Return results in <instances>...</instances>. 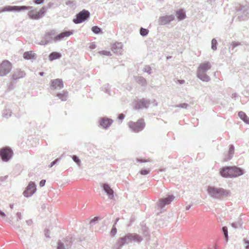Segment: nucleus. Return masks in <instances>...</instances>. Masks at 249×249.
<instances>
[{"mask_svg":"<svg viewBox=\"0 0 249 249\" xmlns=\"http://www.w3.org/2000/svg\"><path fill=\"white\" fill-rule=\"evenodd\" d=\"M89 16V12L84 9L76 15V18L73 19V22L75 24L81 23L88 19Z\"/></svg>","mask_w":249,"mask_h":249,"instance_id":"8","label":"nucleus"},{"mask_svg":"<svg viewBox=\"0 0 249 249\" xmlns=\"http://www.w3.org/2000/svg\"><path fill=\"white\" fill-rule=\"evenodd\" d=\"M123 44L121 42H116L112 45V50L117 54H121L122 52Z\"/></svg>","mask_w":249,"mask_h":249,"instance_id":"21","label":"nucleus"},{"mask_svg":"<svg viewBox=\"0 0 249 249\" xmlns=\"http://www.w3.org/2000/svg\"><path fill=\"white\" fill-rule=\"evenodd\" d=\"M136 80L142 86H145L147 84L146 79L142 76H138L136 78Z\"/></svg>","mask_w":249,"mask_h":249,"instance_id":"29","label":"nucleus"},{"mask_svg":"<svg viewBox=\"0 0 249 249\" xmlns=\"http://www.w3.org/2000/svg\"><path fill=\"white\" fill-rule=\"evenodd\" d=\"M124 117H125L124 115L122 113V114H120L119 115L118 118V119H119L120 120H123L124 119Z\"/></svg>","mask_w":249,"mask_h":249,"instance_id":"53","label":"nucleus"},{"mask_svg":"<svg viewBox=\"0 0 249 249\" xmlns=\"http://www.w3.org/2000/svg\"><path fill=\"white\" fill-rule=\"evenodd\" d=\"M12 69L11 63L7 61H3L0 64V76H3L7 75Z\"/></svg>","mask_w":249,"mask_h":249,"instance_id":"10","label":"nucleus"},{"mask_svg":"<svg viewBox=\"0 0 249 249\" xmlns=\"http://www.w3.org/2000/svg\"><path fill=\"white\" fill-rule=\"evenodd\" d=\"M36 54L33 53L32 51L25 52L23 53V57L24 59L29 60L35 58Z\"/></svg>","mask_w":249,"mask_h":249,"instance_id":"27","label":"nucleus"},{"mask_svg":"<svg viewBox=\"0 0 249 249\" xmlns=\"http://www.w3.org/2000/svg\"><path fill=\"white\" fill-rule=\"evenodd\" d=\"M46 12V9L44 7H42L39 12H36L35 13L33 11H30L28 15L29 18L33 19H38L44 16Z\"/></svg>","mask_w":249,"mask_h":249,"instance_id":"14","label":"nucleus"},{"mask_svg":"<svg viewBox=\"0 0 249 249\" xmlns=\"http://www.w3.org/2000/svg\"><path fill=\"white\" fill-rule=\"evenodd\" d=\"M142 240V238L140 235L135 233H128L124 236L119 238L112 249H121L124 245L128 244L132 241L140 243Z\"/></svg>","mask_w":249,"mask_h":249,"instance_id":"2","label":"nucleus"},{"mask_svg":"<svg viewBox=\"0 0 249 249\" xmlns=\"http://www.w3.org/2000/svg\"><path fill=\"white\" fill-rule=\"evenodd\" d=\"M17 220H21L22 219L21 213L19 212L17 213Z\"/></svg>","mask_w":249,"mask_h":249,"instance_id":"51","label":"nucleus"},{"mask_svg":"<svg viewBox=\"0 0 249 249\" xmlns=\"http://www.w3.org/2000/svg\"><path fill=\"white\" fill-rule=\"evenodd\" d=\"M60 160V158H57L56 159H55L54 160H53V161H52L50 165H49V167H53V165H54L55 164H57L58 162H59Z\"/></svg>","mask_w":249,"mask_h":249,"instance_id":"42","label":"nucleus"},{"mask_svg":"<svg viewBox=\"0 0 249 249\" xmlns=\"http://www.w3.org/2000/svg\"><path fill=\"white\" fill-rule=\"evenodd\" d=\"M61 57V54L58 52H54L51 53L49 55V58L50 61H53L56 59H59Z\"/></svg>","mask_w":249,"mask_h":249,"instance_id":"25","label":"nucleus"},{"mask_svg":"<svg viewBox=\"0 0 249 249\" xmlns=\"http://www.w3.org/2000/svg\"><path fill=\"white\" fill-rule=\"evenodd\" d=\"M72 159L78 165H80L81 163V160L76 155H73L72 157Z\"/></svg>","mask_w":249,"mask_h":249,"instance_id":"39","label":"nucleus"},{"mask_svg":"<svg viewBox=\"0 0 249 249\" xmlns=\"http://www.w3.org/2000/svg\"><path fill=\"white\" fill-rule=\"evenodd\" d=\"M240 45H241V43L239 42H232L231 44V46H232V49Z\"/></svg>","mask_w":249,"mask_h":249,"instance_id":"47","label":"nucleus"},{"mask_svg":"<svg viewBox=\"0 0 249 249\" xmlns=\"http://www.w3.org/2000/svg\"><path fill=\"white\" fill-rule=\"evenodd\" d=\"M176 15L179 20H182L186 18V14L183 9L177 11Z\"/></svg>","mask_w":249,"mask_h":249,"instance_id":"26","label":"nucleus"},{"mask_svg":"<svg viewBox=\"0 0 249 249\" xmlns=\"http://www.w3.org/2000/svg\"><path fill=\"white\" fill-rule=\"evenodd\" d=\"M44 231H45V235L46 237H49V230L46 229Z\"/></svg>","mask_w":249,"mask_h":249,"instance_id":"56","label":"nucleus"},{"mask_svg":"<svg viewBox=\"0 0 249 249\" xmlns=\"http://www.w3.org/2000/svg\"><path fill=\"white\" fill-rule=\"evenodd\" d=\"M138 161L139 162H146V160H144L142 159H138Z\"/></svg>","mask_w":249,"mask_h":249,"instance_id":"58","label":"nucleus"},{"mask_svg":"<svg viewBox=\"0 0 249 249\" xmlns=\"http://www.w3.org/2000/svg\"><path fill=\"white\" fill-rule=\"evenodd\" d=\"M12 112L10 109H5L3 111L2 116L8 118L11 115Z\"/></svg>","mask_w":249,"mask_h":249,"instance_id":"31","label":"nucleus"},{"mask_svg":"<svg viewBox=\"0 0 249 249\" xmlns=\"http://www.w3.org/2000/svg\"><path fill=\"white\" fill-rule=\"evenodd\" d=\"M234 146L232 144H231L230 145V148H229V158H228L229 160H230L231 158L232 155L234 153Z\"/></svg>","mask_w":249,"mask_h":249,"instance_id":"32","label":"nucleus"},{"mask_svg":"<svg viewBox=\"0 0 249 249\" xmlns=\"http://www.w3.org/2000/svg\"><path fill=\"white\" fill-rule=\"evenodd\" d=\"M99 126L103 128L107 129L113 123V121L107 117H102L99 120Z\"/></svg>","mask_w":249,"mask_h":249,"instance_id":"18","label":"nucleus"},{"mask_svg":"<svg viewBox=\"0 0 249 249\" xmlns=\"http://www.w3.org/2000/svg\"><path fill=\"white\" fill-rule=\"evenodd\" d=\"M61 101H66L68 96V92L63 90L62 93H58L56 95Z\"/></svg>","mask_w":249,"mask_h":249,"instance_id":"28","label":"nucleus"},{"mask_svg":"<svg viewBox=\"0 0 249 249\" xmlns=\"http://www.w3.org/2000/svg\"><path fill=\"white\" fill-rule=\"evenodd\" d=\"M72 32L71 31H64L59 34L56 35V36H54L53 41L55 42L60 41L62 40L64 37H68L70 35L72 34Z\"/></svg>","mask_w":249,"mask_h":249,"instance_id":"19","label":"nucleus"},{"mask_svg":"<svg viewBox=\"0 0 249 249\" xmlns=\"http://www.w3.org/2000/svg\"><path fill=\"white\" fill-rule=\"evenodd\" d=\"M150 104V100L142 98L139 99L136 101L135 108L136 109H142L147 108Z\"/></svg>","mask_w":249,"mask_h":249,"instance_id":"11","label":"nucleus"},{"mask_svg":"<svg viewBox=\"0 0 249 249\" xmlns=\"http://www.w3.org/2000/svg\"><path fill=\"white\" fill-rule=\"evenodd\" d=\"M102 90L104 91L106 93L108 94L109 95L110 94L109 90V85L108 84L104 85L102 87Z\"/></svg>","mask_w":249,"mask_h":249,"instance_id":"34","label":"nucleus"},{"mask_svg":"<svg viewBox=\"0 0 249 249\" xmlns=\"http://www.w3.org/2000/svg\"><path fill=\"white\" fill-rule=\"evenodd\" d=\"M209 195L214 199H221L228 196L230 191L222 188L209 186L207 189Z\"/></svg>","mask_w":249,"mask_h":249,"instance_id":"4","label":"nucleus"},{"mask_svg":"<svg viewBox=\"0 0 249 249\" xmlns=\"http://www.w3.org/2000/svg\"><path fill=\"white\" fill-rule=\"evenodd\" d=\"M53 3H51V2H49L48 3V6L49 7H51L52 5H53Z\"/></svg>","mask_w":249,"mask_h":249,"instance_id":"63","label":"nucleus"},{"mask_svg":"<svg viewBox=\"0 0 249 249\" xmlns=\"http://www.w3.org/2000/svg\"><path fill=\"white\" fill-rule=\"evenodd\" d=\"M102 187L103 190L108 195V197L111 199H112L114 197V191L109 185L107 183H103Z\"/></svg>","mask_w":249,"mask_h":249,"instance_id":"20","label":"nucleus"},{"mask_svg":"<svg viewBox=\"0 0 249 249\" xmlns=\"http://www.w3.org/2000/svg\"><path fill=\"white\" fill-rule=\"evenodd\" d=\"M25 73L23 71L16 70L13 73L12 77V80H17L25 76Z\"/></svg>","mask_w":249,"mask_h":249,"instance_id":"22","label":"nucleus"},{"mask_svg":"<svg viewBox=\"0 0 249 249\" xmlns=\"http://www.w3.org/2000/svg\"><path fill=\"white\" fill-rule=\"evenodd\" d=\"M145 123L143 119H140L136 122L130 121L128 126L131 130L136 133L142 131L145 127Z\"/></svg>","mask_w":249,"mask_h":249,"instance_id":"6","label":"nucleus"},{"mask_svg":"<svg viewBox=\"0 0 249 249\" xmlns=\"http://www.w3.org/2000/svg\"><path fill=\"white\" fill-rule=\"evenodd\" d=\"M231 226L234 228H237L238 227H241L242 223L241 221L237 223V222H233L231 224Z\"/></svg>","mask_w":249,"mask_h":249,"instance_id":"40","label":"nucleus"},{"mask_svg":"<svg viewBox=\"0 0 249 249\" xmlns=\"http://www.w3.org/2000/svg\"><path fill=\"white\" fill-rule=\"evenodd\" d=\"M57 244V249H69L71 247L72 241L71 240L70 241L69 244H67L66 243V245L63 243L58 241Z\"/></svg>","mask_w":249,"mask_h":249,"instance_id":"23","label":"nucleus"},{"mask_svg":"<svg viewBox=\"0 0 249 249\" xmlns=\"http://www.w3.org/2000/svg\"><path fill=\"white\" fill-rule=\"evenodd\" d=\"M191 205H188V206H186L185 209L186 210H188L191 208Z\"/></svg>","mask_w":249,"mask_h":249,"instance_id":"61","label":"nucleus"},{"mask_svg":"<svg viewBox=\"0 0 249 249\" xmlns=\"http://www.w3.org/2000/svg\"><path fill=\"white\" fill-rule=\"evenodd\" d=\"M190 106L187 103H183L176 106V107L187 109Z\"/></svg>","mask_w":249,"mask_h":249,"instance_id":"41","label":"nucleus"},{"mask_svg":"<svg viewBox=\"0 0 249 249\" xmlns=\"http://www.w3.org/2000/svg\"><path fill=\"white\" fill-rule=\"evenodd\" d=\"M0 216H1L2 217H5L6 215L4 212H3L2 211L0 210Z\"/></svg>","mask_w":249,"mask_h":249,"instance_id":"57","label":"nucleus"},{"mask_svg":"<svg viewBox=\"0 0 249 249\" xmlns=\"http://www.w3.org/2000/svg\"><path fill=\"white\" fill-rule=\"evenodd\" d=\"M238 116L239 118L247 124H249V117L247 116L246 114L242 111H240L238 112Z\"/></svg>","mask_w":249,"mask_h":249,"instance_id":"24","label":"nucleus"},{"mask_svg":"<svg viewBox=\"0 0 249 249\" xmlns=\"http://www.w3.org/2000/svg\"><path fill=\"white\" fill-rule=\"evenodd\" d=\"M99 219V218L98 217H94L92 220H91L90 223V224H92L93 223H95L97 222Z\"/></svg>","mask_w":249,"mask_h":249,"instance_id":"49","label":"nucleus"},{"mask_svg":"<svg viewBox=\"0 0 249 249\" xmlns=\"http://www.w3.org/2000/svg\"><path fill=\"white\" fill-rule=\"evenodd\" d=\"M211 67V64L208 61L201 63L197 70V77L203 82L210 81L211 78L206 74V71Z\"/></svg>","mask_w":249,"mask_h":249,"instance_id":"3","label":"nucleus"},{"mask_svg":"<svg viewBox=\"0 0 249 249\" xmlns=\"http://www.w3.org/2000/svg\"><path fill=\"white\" fill-rule=\"evenodd\" d=\"M63 88V82L62 79H55L51 80L50 88L51 89H60Z\"/></svg>","mask_w":249,"mask_h":249,"instance_id":"17","label":"nucleus"},{"mask_svg":"<svg viewBox=\"0 0 249 249\" xmlns=\"http://www.w3.org/2000/svg\"><path fill=\"white\" fill-rule=\"evenodd\" d=\"M150 170L148 169H142L140 171V174L142 175H146L149 174Z\"/></svg>","mask_w":249,"mask_h":249,"instance_id":"43","label":"nucleus"},{"mask_svg":"<svg viewBox=\"0 0 249 249\" xmlns=\"http://www.w3.org/2000/svg\"><path fill=\"white\" fill-rule=\"evenodd\" d=\"M244 241L245 243V248L246 249H249V240L244 239Z\"/></svg>","mask_w":249,"mask_h":249,"instance_id":"46","label":"nucleus"},{"mask_svg":"<svg viewBox=\"0 0 249 249\" xmlns=\"http://www.w3.org/2000/svg\"><path fill=\"white\" fill-rule=\"evenodd\" d=\"M99 53L100 54H102V55H107V56H109L111 55V53H110V52H108V51H100L99 52Z\"/></svg>","mask_w":249,"mask_h":249,"instance_id":"44","label":"nucleus"},{"mask_svg":"<svg viewBox=\"0 0 249 249\" xmlns=\"http://www.w3.org/2000/svg\"><path fill=\"white\" fill-rule=\"evenodd\" d=\"M117 233V229L114 225L111 229L110 234L112 236H114Z\"/></svg>","mask_w":249,"mask_h":249,"instance_id":"45","label":"nucleus"},{"mask_svg":"<svg viewBox=\"0 0 249 249\" xmlns=\"http://www.w3.org/2000/svg\"><path fill=\"white\" fill-rule=\"evenodd\" d=\"M44 0H34V2L37 4H40L44 2Z\"/></svg>","mask_w":249,"mask_h":249,"instance_id":"52","label":"nucleus"},{"mask_svg":"<svg viewBox=\"0 0 249 249\" xmlns=\"http://www.w3.org/2000/svg\"><path fill=\"white\" fill-rule=\"evenodd\" d=\"M95 48V45H91L90 46V48L91 49H94Z\"/></svg>","mask_w":249,"mask_h":249,"instance_id":"64","label":"nucleus"},{"mask_svg":"<svg viewBox=\"0 0 249 249\" xmlns=\"http://www.w3.org/2000/svg\"><path fill=\"white\" fill-rule=\"evenodd\" d=\"M244 170L236 166H225L219 170L220 175L224 178H235L244 174Z\"/></svg>","mask_w":249,"mask_h":249,"instance_id":"1","label":"nucleus"},{"mask_svg":"<svg viewBox=\"0 0 249 249\" xmlns=\"http://www.w3.org/2000/svg\"><path fill=\"white\" fill-rule=\"evenodd\" d=\"M32 8V7L27 6H6L2 8L0 12H19L21 11L29 10Z\"/></svg>","mask_w":249,"mask_h":249,"instance_id":"9","label":"nucleus"},{"mask_svg":"<svg viewBox=\"0 0 249 249\" xmlns=\"http://www.w3.org/2000/svg\"><path fill=\"white\" fill-rule=\"evenodd\" d=\"M214 1V0H207V2L209 4H212V2Z\"/></svg>","mask_w":249,"mask_h":249,"instance_id":"59","label":"nucleus"},{"mask_svg":"<svg viewBox=\"0 0 249 249\" xmlns=\"http://www.w3.org/2000/svg\"><path fill=\"white\" fill-rule=\"evenodd\" d=\"M175 18L174 15L172 14L170 15H165L160 17L158 20L159 24L160 25H164L170 23L171 21H173Z\"/></svg>","mask_w":249,"mask_h":249,"instance_id":"15","label":"nucleus"},{"mask_svg":"<svg viewBox=\"0 0 249 249\" xmlns=\"http://www.w3.org/2000/svg\"><path fill=\"white\" fill-rule=\"evenodd\" d=\"M175 198L173 195H168L167 197L160 199L158 203V206L160 208H163L165 205L169 204Z\"/></svg>","mask_w":249,"mask_h":249,"instance_id":"16","label":"nucleus"},{"mask_svg":"<svg viewBox=\"0 0 249 249\" xmlns=\"http://www.w3.org/2000/svg\"><path fill=\"white\" fill-rule=\"evenodd\" d=\"M26 223L28 226H31L33 224V221L31 219L27 220L26 221Z\"/></svg>","mask_w":249,"mask_h":249,"instance_id":"55","label":"nucleus"},{"mask_svg":"<svg viewBox=\"0 0 249 249\" xmlns=\"http://www.w3.org/2000/svg\"><path fill=\"white\" fill-rule=\"evenodd\" d=\"M13 152L12 150L8 146L0 149V157L4 162L8 161L12 157Z\"/></svg>","mask_w":249,"mask_h":249,"instance_id":"7","label":"nucleus"},{"mask_svg":"<svg viewBox=\"0 0 249 249\" xmlns=\"http://www.w3.org/2000/svg\"><path fill=\"white\" fill-rule=\"evenodd\" d=\"M71 241L72 242V238L71 237H67L66 239V241H65V245H66V243H67V244H69V242L70 241Z\"/></svg>","mask_w":249,"mask_h":249,"instance_id":"50","label":"nucleus"},{"mask_svg":"<svg viewBox=\"0 0 249 249\" xmlns=\"http://www.w3.org/2000/svg\"><path fill=\"white\" fill-rule=\"evenodd\" d=\"M45 182H46V180L42 179L39 182L40 187H43L45 184Z\"/></svg>","mask_w":249,"mask_h":249,"instance_id":"48","label":"nucleus"},{"mask_svg":"<svg viewBox=\"0 0 249 249\" xmlns=\"http://www.w3.org/2000/svg\"><path fill=\"white\" fill-rule=\"evenodd\" d=\"M236 96V93H232L231 95V97L232 98H235Z\"/></svg>","mask_w":249,"mask_h":249,"instance_id":"62","label":"nucleus"},{"mask_svg":"<svg viewBox=\"0 0 249 249\" xmlns=\"http://www.w3.org/2000/svg\"><path fill=\"white\" fill-rule=\"evenodd\" d=\"M149 33V31L147 29L143 28L141 27L140 30V35L142 36H146Z\"/></svg>","mask_w":249,"mask_h":249,"instance_id":"33","label":"nucleus"},{"mask_svg":"<svg viewBox=\"0 0 249 249\" xmlns=\"http://www.w3.org/2000/svg\"><path fill=\"white\" fill-rule=\"evenodd\" d=\"M91 31L94 34H98L102 32V29L98 26H95L91 28Z\"/></svg>","mask_w":249,"mask_h":249,"instance_id":"35","label":"nucleus"},{"mask_svg":"<svg viewBox=\"0 0 249 249\" xmlns=\"http://www.w3.org/2000/svg\"><path fill=\"white\" fill-rule=\"evenodd\" d=\"M222 231L224 235V237L226 242L229 240L228 228L227 227L224 226L222 228Z\"/></svg>","mask_w":249,"mask_h":249,"instance_id":"30","label":"nucleus"},{"mask_svg":"<svg viewBox=\"0 0 249 249\" xmlns=\"http://www.w3.org/2000/svg\"><path fill=\"white\" fill-rule=\"evenodd\" d=\"M65 4L66 5L70 6L71 8H73L76 5V1L74 0H68L66 1Z\"/></svg>","mask_w":249,"mask_h":249,"instance_id":"36","label":"nucleus"},{"mask_svg":"<svg viewBox=\"0 0 249 249\" xmlns=\"http://www.w3.org/2000/svg\"><path fill=\"white\" fill-rule=\"evenodd\" d=\"M36 185L35 182L30 181L23 194L25 197H28L32 196L36 192Z\"/></svg>","mask_w":249,"mask_h":249,"instance_id":"13","label":"nucleus"},{"mask_svg":"<svg viewBox=\"0 0 249 249\" xmlns=\"http://www.w3.org/2000/svg\"><path fill=\"white\" fill-rule=\"evenodd\" d=\"M143 71L148 73L149 74H150L152 73V70L151 67L149 66L146 65L144 67V68L143 69Z\"/></svg>","mask_w":249,"mask_h":249,"instance_id":"38","label":"nucleus"},{"mask_svg":"<svg viewBox=\"0 0 249 249\" xmlns=\"http://www.w3.org/2000/svg\"><path fill=\"white\" fill-rule=\"evenodd\" d=\"M8 178V176H1L0 177V180L1 181H3L5 180H6Z\"/></svg>","mask_w":249,"mask_h":249,"instance_id":"54","label":"nucleus"},{"mask_svg":"<svg viewBox=\"0 0 249 249\" xmlns=\"http://www.w3.org/2000/svg\"><path fill=\"white\" fill-rule=\"evenodd\" d=\"M178 81L179 83H180L181 84H183L185 82L184 80H179Z\"/></svg>","mask_w":249,"mask_h":249,"instance_id":"60","label":"nucleus"},{"mask_svg":"<svg viewBox=\"0 0 249 249\" xmlns=\"http://www.w3.org/2000/svg\"><path fill=\"white\" fill-rule=\"evenodd\" d=\"M54 35L55 32L53 31L46 33L38 44L41 45H45L51 43L53 40Z\"/></svg>","mask_w":249,"mask_h":249,"instance_id":"12","label":"nucleus"},{"mask_svg":"<svg viewBox=\"0 0 249 249\" xmlns=\"http://www.w3.org/2000/svg\"><path fill=\"white\" fill-rule=\"evenodd\" d=\"M238 18L240 21L245 20L249 18V4L246 5H240L236 8Z\"/></svg>","mask_w":249,"mask_h":249,"instance_id":"5","label":"nucleus"},{"mask_svg":"<svg viewBox=\"0 0 249 249\" xmlns=\"http://www.w3.org/2000/svg\"><path fill=\"white\" fill-rule=\"evenodd\" d=\"M212 46L211 48L213 51H215L217 49V40L215 38H213L212 40Z\"/></svg>","mask_w":249,"mask_h":249,"instance_id":"37","label":"nucleus"}]
</instances>
